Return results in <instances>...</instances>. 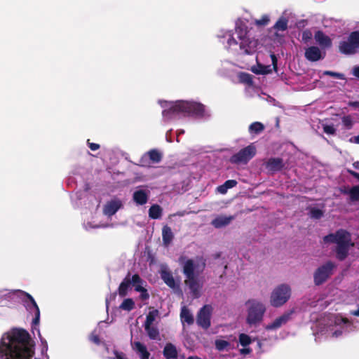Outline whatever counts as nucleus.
<instances>
[{
  "instance_id": "nucleus-1",
  "label": "nucleus",
  "mask_w": 359,
  "mask_h": 359,
  "mask_svg": "<svg viewBox=\"0 0 359 359\" xmlns=\"http://www.w3.org/2000/svg\"><path fill=\"white\" fill-rule=\"evenodd\" d=\"M217 38L224 48L233 55L238 50L245 55H252L259 46L258 40L251 36L247 24L241 20L236 22L233 31L221 29Z\"/></svg>"
},
{
  "instance_id": "nucleus-2",
  "label": "nucleus",
  "mask_w": 359,
  "mask_h": 359,
  "mask_svg": "<svg viewBox=\"0 0 359 359\" xmlns=\"http://www.w3.org/2000/svg\"><path fill=\"white\" fill-rule=\"evenodd\" d=\"M29 336L22 329L13 328L2 335L0 344L1 359H30L33 351Z\"/></svg>"
},
{
  "instance_id": "nucleus-3",
  "label": "nucleus",
  "mask_w": 359,
  "mask_h": 359,
  "mask_svg": "<svg viewBox=\"0 0 359 359\" xmlns=\"http://www.w3.org/2000/svg\"><path fill=\"white\" fill-rule=\"evenodd\" d=\"M158 104L163 109L162 116L165 122L175 120L188 115L203 116L205 107L203 105L190 101L158 100Z\"/></svg>"
},
{
  "instance_id": "nucleus-4",
  "label": "nucleus",
  "mask_w": 359,
  "mask_h": 359,
  "mask_svg": "<svg viewBox=\"0 0 359 359\" xmlns=\"http://www.w3.org/2000/svg\"><path fill=\"white\" fill-rule=\"evenodd\" d=\"M324 242L332 243L337 245V257L341 260L346 257L350 247L353 245L351 243L349 233L344 230H339L334 234L332 233L325 236Z\"/></svg>"
},
{
  "instance_id": "nucleus-5",
  "label": "nucleus",
  "mask_w": 359,
  "mask_h": 359,
  "mask_svg": "<svg viewBox=\"0 0 359 359\" xmlns=\"http://www.w3.org/2000/svg\"><path fill=\"white\" fill-rule=\"evenodd\" d=\"M245 306L248 312L246 322L250 325L259 323L266 311L265 305L259 301L250 299L245 303Z\"/></svg>"
},
{
  "instance_id": "nucleus-6",
  "label": "nucleus",
  "mask_w": 359,
  "mask_h": 359,
  "mask_svg": "<svg viewBox=\"0 0 359 359\" xmlns=\"http://www.w3.org/2000/svg\"><path fill=\"white\" fill-rule=\"evenodd\" d=\"M179 262L182 266L186 278L198 276L203 271L205 265L204 261L200 258L191 259L181 257Z\"/></svg>"
},
{
  "instance_id": "nucleus-7",
  "label": "nucleus",
  "mask_w": 359,
  "mask_h": 359,
  "mask_svg": "<svg viewBox=\"0 0 359 359\" xmlns=\"http://www.w3.org/2000/svg\"><path fill=\"white\" fill-rule=\"evenodd\" d=\"M291 297V287L287 284H280L272 290L269 302L273 307H280L284 305Z\"/></svg>"
},
{
  "instance_id": "nucleus-8",
  "label": "nucleus",
  "mask_w": 359,
  "mask_h": 359,
  "mask_svg": "<svg viewBox=\"0 0 359 359\" xmlns=\"http://www.w3.org/2000/svg\"><path fill=\"white\" fill-rule=\"evenodd\" d=\"M339 50L346 55H352L355 53L359 49V32H352L346 41H341L339 43Z\"/></svg>"
},
{
  "instance_id": "nucleus-9",
  "label": "nucleus",
  "mask_w": 359,
  "mask_h": 359,
  "mask_svg": "<svg viewBox=\"0 0 359 359\" xmlns=\"http://www.w3.org/2000/svg\"><path fill=\"white\" fill-rule=\"evenodd\" d=\"M27 299L25 300V306L27 310L34 315V318L32 320V330L33 332L36 331L38 335L41 337L40 330L39 329V324L40 320V311L34 298L29 294L25 293Z\"/></svg>"
},
{
  "instance_id": "nucleus-10",
  "label": "nucleus",
  "mask_w": 359,
  "mask_h": 359,
  "mask_svg": "<svg viewBox=\"0 0 359 359\" xmlns=\"http://www.w3.org/2000/svg\"><path fill=\"white\" fill-rule=\"evenodd\" d=\"M256 154V148L250 144L233 155L230 161L233 163L246 164Z\"/></svg>"
},
{
  "instance_id": "nucleus-11",
  "label": "nucleus",
  "mask_w": 359,
  "mask_h": 359,
  "mask_svg": "<svg viewBox=\"0 0 359 359\" xmlns=\"http://www.w3.org/2000/svg\"><path fill=\"white\" fill-rule=\"evenodd\" d=\"M334 268V264L331 262H327L318 268L313 276L315 284L320 285L324 283L332 274Z\"/></svg>"
},
{
  "instance_id": "nucleus-12",
  "label": "nucleus",
  "mask_w": 359,
  "mask_h": 359,
  "mask_svg": "<svg viewBox=\"0 0 359 359\" xmlns=\"http://www.w3.org/2000/svg\"><path fill=\"white\" fill-rule=\"evenodd\" d=\"M212 310L210 305H205L201 309L197 316V323L199 326L204 329H208L210 326Z\"/></svg>"
},
{
  "instance_id": "nucleus-13",
  "label": "nucleus",
  "mask_w": 359,
  "mask_h": 359,
  "mask_svg": "<svg viewBox=\"0 0 359 359\" xmlns=\"http://www.w3.org/2000/svg\"><path fill=\"white\" fill-rule=\"evenodd\" d=\"M335 325H329L326 329V334L328 336L338 337L344 331V326L347 323V321L342 318L337 317L334 320Z\"/></svg>"
},
{
  "instance_id": "nucleus-14",
  "label": "nucleus",
  "mask_w": 359,
  "mask_h": 359,
  "mask_svg": "<svg viewBox=\"0 0 359 359\" xmlns=\"http://www.w3.org/2000/svg\"><path fill=\"white\" fill-rule=\"evenodd\" d=\"M185 284L189 287L194 297H198L200 291L203 286V283L198 278V276L187 278L185 279Z\"/></svg>"
},
{
  "instance_id": "nucleus-15",
  "label": "nucleus",
  "mask_w": 359,
  "mask_h": 359,
  "mask_svg": "<svg viewBox=\"0 0 359 359\" xmlns=\"http://www.w3.org/2000/svg\"><path fill=\"white\" fill-rule=\"evenodd\" d=\"M123 201L117 198H114L107 201L104 206L103 212L105 215L111 216L123 207Z\"/></svg>"
},
{
  "instance_id": "nucleus-16",
  "label": "nucleus",
  "mask_w": 359,
  "mask_h": 359,
  "mask_svg": "<svg viewBox=\"0 0 359 359\" xmlns=\"http://www.w3.org/2000/svg\"><path fill=\"white\" fill-rule=\"evenodd\" d=\"M325 53L322 51L317 46H310L305 49L304 56L306 59L311 62H316L325 57Z\"/></svg>"
},
{
  "instance_id": "nucleus-17",
  "label": "nucleus",
  "mask_w": 359,
  "mask_h": 359,
  "mask_svg": "<svg viewBox=\"0 0 359 359\" xmlns=\"http://www.w3.org/2000/svg\"><path fill=\"white\" fill-rule=\"evenodd\" d=\"M239 344L243 346L239 350L241 355L250 354L252 352V349L249 347V345L252 342L251 337L246 334H241L238 337Z\"/></svg>"
},
{
  "instance_id": "nucleus-18",
  "label": "nucleus",
  "mask_w": 359,
  "mask_h": 359,
  "mask_svg": "<svg viewBox=\"0 0 359 359\" xmlns=\"http://www.w3.org/2000/svg\"><path fill=\"white\" fill-rule=\"evenodd\" d=\"M290 313H284L265 326L266 330H276L285 325L290 319Z\"/></svg>"
},
{
  "instance_id": "nucleus-19",
  "label": "nucleus",
  "mask_w": 359,
  "mask_h": 359,
  "mask_svg": "<svg viewBox=\"0 0 359 359\" xmlns=\"http://www.w3.org/2000/svg\"><path fill=\"white\" fill-rule=\"evenodd\" d=\"M149 191L139 189L134 191L133 194V199L134 202L138 205H142L147 203L149 198Z\"/></svg>"
},
{
  "instance_id": "nucleus-20",
  "label": "nucleus",
  "mask_w": 359,
  "mask_h": 359,
  "mask_svg": "<svg viewBox=\"0 0 359 359\" xmlns=\"http://www.w3.org/2000/svg\"><path fill=\"white\" fill-rule=\"evenodd\" d=\"M316 42L322 48H327L332 46L331 39L321 31H317L314 34Z\"/></svg>"
},
{
  "instance_id": "nucleus-21",
  "label": "nucleus",
  "mask_w": 359,
  "mask_h": 359,
  "mask_svg": "<svg viewBox=\"0 0 359 359\" xmlns=\"http://www.w3.org/2000/svg\"><path fill=\"white\" fill-rule=\"evenodd\" d=\"M131 346L141 359H149L150 353L144 344L140 341H134L131 343Z\"/></svg>"
},
{
  "instance_id": "nucleus-22",
  "label": "nucleus",
  "mask_w": 359,
  "mask_h": 359,
  "mask_svg": "<svg viewBox=\"0 0 359 359\" xmlns=\"http://www.w3.org/2000/svg\"><path fill=\"white\" fill-rule=\"evenodd\" d=\"M161 277L163 280L164 283L170 288H177L179 284L176 282L170 271L166 268H163L161 271Z\"/></svg>"
},
{
  "instance_id": "nucleus-23",
  "label": "nucleus",
  "mask_w": 359,
  "mask_h": 359,
  "mask_svg": "<svg viewBox=\"0 0 359 359\" xmlns=\"http://www.w3.org/2000/svg\"><path fill=\"white\" fill-rule=\"evenodd\" d=\"M233 219L232 216L220 215L215 218L211 223L215 228H222L230 224Z\"/></svg>"
},
{
  "instance_id": "nucleus-24",
  "label": "nucleus",
  "mask_w": 359,
  "mask_h": 359,
  "mask_svg": "<svg viewBox=\"0 0 359 359\" xmlns=\"http://www.w3.org/2000/svg\"><path fill=\"white\" fill-rule=\"evenodd\" d=\"M283 162L280 158H270L266 164V168L270 171H278L283 167Z\"/></svg>"
},
{
  "instance_id": "nucleus-25",
  "label": "nucleus",
  "mask_w": 359,
  "mask_h": 359,
  "mask_svg": "<svg viewBox=\"0 0 359 359\" xmlns=\"http://www.w3.org/2000/svg\"><path fill=\"white\" fill-rule=\"evenodd\" d=\"M287 19L284 16H281L275 23L273 28L276 32L285 31L287 29Z\"/></svg>"
},
{
  "instance_id": "nucleus-26",
  "label": "nucleus",
  "mask_w": 359,
  "mask_h": 359,
  "mask_svg": "<svg viewBox=\"0 0 359 359\" xmlns=\"http://www.w3.org/2000/svg\"><path fill=\"white\" fill-rule=\"evenodd\" d=\"M180 317L183 323H187L188 325H191L194 323L192 313L185 306L182 309Z\"/></svg>"
},
{
  "instance_id": "nucleus-27",
  "label": "nucleus",
  "mask_w": 359,
  "mask_h": 359,
  "mask_svg": "<svg viewBox=\"0 0 359 359\" xmlns=\"http://www.w3.org/2000/svg\"><path fill=\"white\" fill-rule=\"evenodd\" d=\"M149 158L153 163H158L161 161V154L156 150H151L142 158V163H144V159Z\"/></svg>"
},
{
  "instance_id": "nucleus-28",
  "label": "nucleus",
  "mask_w": 359,
  "mask_h": 359,
  "mask_svg": "<svg viewBox=\"0 0 359 359\" xmlns=\"http://www.w3.org/2000/svg\"><path fill=\"white\" fill-rule=\"evenodd\" d=\"M163 354L167 359L175 358L177 355L176 347L171 344H166L163 350Z\"/></svg>"
},
{
  "instance_id": "nucleus-29",
  "label": "nucleus",
  "mask_w": 359,
  "mask_h": 359,
  "mask_svg": "<svg viewBox=\"0 0 359 359\" xmlns=\"http://www.w3.org/2000/svg\"><path fill=\"white\" fill-rule=\"evenodd\" d=\"M252 72L257 74H266L272 72V67L270 65L264 66L257 64L251 68Z\"/></svg>"
},
{
  "instance_id": "nucleus-30",
  "label": "nucleus",
  "mask_w": 359,
  "mask_h": 359,
  "mask_svg": "<svg viewBox=\"0 0 359 359\" xmlns=\"http://www.w3.org/2000/svg\"><path fill=\"white\" fill-rule=\"evenodd\" d=\"M131 283V280L128 278L123 280L118 287V294L120 296L124 297L127 294Z\"/></svg>"
},
{
  "instance_id": "nucleus-31",
  "label": "nucleus",
  "mask_w": 359,
  "mask_h": 359,
  "mask_svg": "<svg viewBox=\"0 0 359 359\" xmlns=\"http://www.w3.org/2000/svg\"><path fill=\"white\" fill-rule=\"evenodd\" d=\"M162 215V208L158 205H153L149 210V216L151 219H159Z\"/></svg>"
},
{
  "instance_id": "nucleus-32",
  "label": "nucleus",
  "mask_w": 359,
  "mask_h": 359,
  "mask_svg": "<svg viewBox=\"0 0 359 359\" xmlns=\"http://www.w3.org/2000/svg\"><path fill=\"white\" fill-rule=\"evenodd\" d=\"M238 80L241 83H244L250 88L253 86L252 76L248 73L241 72L238 75Z\"/></svg>"
},
{
  "instance_id": "nucleus-33",
  "label": "nucleus",
  "mask_w": 359,
  "mask_h": 359,
  "mask_svg": "<svg viewBox=\"0 0 359 359\" xmlns=\"http://www.w3.org/2000/svg\"><path fill=\"white\" fill-rule=\"evenodd\" d=\"M162 237H163V241L165 245H168L171 242V241L173 238V234L171 231V229L169 226H165L163 228Z\"/></svg>"
},
{
  "instance_id": "nucleus-34",
  "label": "nucleus",
  "mask_w": 359,
  "mask_h": 359,
  "mask_svg": "<svg viewBox=\"0 0 359 359\" xmlns=\"http://www.w3.org/2000/svg\"><path fill=\"white\" fill-rule=\"evenodd\" d=\"M131 283L137 292H140L144 287L142 286V281L137 274L133 275L131 278Z\"/></svg>"
},
{
  "instance_id": "nucleus-35",
  "label": "nucleus",
  "mask_w": 359,
  "mask_h": 359,
  "mask_svg": "<svg viewBox=\"0 0 359 359\" xmlns=\"http://www.w3.org/2000/svg\"><path fill=\"white\" fill-rule=\"evenodd\" d=\"M158 315V310L153 309L149 312L147 316L144 326L152 325L153 323L156 320Z\"/></svg>"
},
{
  "instance_id": "nucleus-36",
  "label": "nucleus",
  "mask_w": 359,
  "mask_h": 359,
  "mask_svg": "<svg viewBox=\"0 0 359 359\" xmlns=\"http://www.w3.org/2000/svg\"><path fill=\"white\" fill-rule=\"evenodd\" d=\"M264 129V125L260 122H254L249 126V131L251 134H258Z\"/></svg>"
},
{
  "instance_id": "nucleus-37",
  "label": "nucleus",
  "mask_w": 359,
  "mask_h": 359,
  "mask_svg": "<svg viewBox=\"0 0 359 359\" xmlns=\"http://www.w3.org/2000/svg\"><path fill=\"white\" fill-rule=\"evenodd\" d=\"M215 348L219 351L228 350L230 346V343L228 341L220 339L215 340Z\"/></svg>"
},
{
  "instance_id": "nucleus-38",
  "label": "nucleus",
  "mask_w": 359,
  "mask_h": 359,
  "mask_svg": "<svg viewBox=\"0 0 359 359\" xmlns=\"http://www.w3.org/2000/svg\"><path fill=\"white\" fill-rule=\"evenodd\" d=\"M144 328L150 339H156L158 338L159 333L156 327H152L151 325H148L144 326Z\"/></svg>"
},
{
  "instance_id": "nucleus-39",
  "label": "nucleus",
  "mask_w": 359,
  "mask_h": 359,
  "mask_svg": "<svg viewBox=\"0 0 359 359\" xmlns=\"http://www.w3.org/2000/svg\"><path fill=\"white\" fill-rule=\"evenodd\" d=\"M135 302L132 299H126L120 305V308L123 310L130 311L133 309Z\"/></svg>"
},
{
  "instance_id": "nucleus-40",
  "label": "nucleus",
  "mask_w": 359,
  "mask_h": 359,
  "mask_svg": "<svg viewBox=\"0 0 359 359\" xmlns=\"http://www.w3.org/2000/svg\"><path fill=\"white\" fill-rule=\"evenodd\" d=\"M270 21V17L269 15H263L260 19H257L255 20V25L258 26H265Z\"/></svg>"
},
{
  "instance_id": "nucleus-41",
  "label": "nucleus",
  "mask_w": 359,
  "mask_h": 359,
  "mask_svg": "<svg viewBox=\"0 0 359 359\" xmlns=\"http://www.w3.org/2000/svg\"><path fill=\"white\" fill-rule=\"evenodd\" d=\"M349 195L352 201L359 199V186H355L349 190Z\"/></svg>"
},
{
  "instance_id": "nucleus-42",
  "label": "nucleus",
  "mask_w": 359,
  "mask_h": 359,
  "mask_svg": "<svg viewBox=\"0 0 359 359\" xmlns=\"http://www.w3.org/2000/svg\"><path fill=\"white\" fill-rule=\"evenodd\" d=\"M323 131L328 135H334L336 133V128L333 124H323Z\"/></svg>"
},
{
  "instance_id": "nucleus-43",
  "label": "nucleus",
  "mask_w": 359,
  "mask_h": 359,
  "mask_svg": "<svg viewBox=\"0 0 359 359\" xmlns=\"http://www.w3.org/2000/svg\"><path fill=\"white\" fill-rule=\"evenodd\" d=\"M342 123L348 129L351 128L353 126V121L350 116H344L342 118Z\"/></svg>"
},
{
  "instance_id": "nucleus-44",
  "label": "nucleus",
  "mask_w": 359,
  "mask_h": 359,
  "mask_svg": "<svg viewBox=\"0 0 359 359\" xmlns=\"http://www.w3.org/2000/svg\"><path fill=\"white\" fill-rule=\"evenodd\" d=\"M323 75L331 76H333V77H336V78L339 79H345L344 74H340V73H337V72H331V71H325V72H323Z\"/></svg>"
},
{
  "instance_id": "nucleus-45",
  "label": "nucleus",
  "mask_w": 359,
  "mask_h": 359,
  "mask_svg": "<svg viewBox=\"0 0 359 359\" xmlns=\"http://www.w3.org/2000/svg\"><path fill=\"white\" fill-rule=\"evenodd\" d=\"M312 36H313L312 33L309 30H304L302 32V41L305 43L310 41L311 39Z\"/></svg>"
},
{
  "instance_id": "nucleus-46",
  "label": "nucleus",
  "mask_w": 359,
  "mask_h": 359,
  "mask_svg": "<svg viewBox=\"0 0 359 359\" xmlns=\"http://www.w3.org/2000/svg\"><path fill=\"white\" fill-rule=\"evenodd\" d=\"M322 215H323V212L319 209L314 208L310 211V215L313 218H316V219L320 218L322 216Z\"/></svg>"
},
{
  "instance_id": "nucleus-47",
  "label": "nucleus",
  "mask_w": 359,
  "mask_h": 359,
  "mask_svg": "<svg viewBox=\"0 0 359 359\" xmlns=\"http://www.w3.org/2000/svg\"><path fill=\"white\" fill-rule=\"evenodd\" d=\"M224 184L229 189L234 187L237 184V182L233 180H229L224 182Z\"/></svg>"
},
{
  "instance_id": "nucleus-48",
  "label": "nucleus",
  "mask_w": 359,
  "mask_h": 359,
  "mask_svg": "<svg viewBox=\"0 0 359 359\" xmlns=\"http://www.w3.org/2000/svg\"><path fill=\"white\" fill-rule=\"evenodd\" d=\"M228 189L224 184L217 187V191L219 192L220 194H224L226 193Z\"/></svg>"
},
{
  "instance_id": "nucleus-49",
  "label": "nucleus",
  "mask_w": 359,
  "mask_h": 359,
  "mask_svg": "<svg viewBox=\"0 0 359 359\" xmlns=\"http://www.w3.org/2000/svg\"><path fill=\"white\" fill-rule=\"evenodd\" d=\"M88 144L92 151H96L100 148V145L98 144L89 142V140H88Z\"/></svg>"
},
{
  "instance_id": "nucleus-50",
  "label": "nucleus",
  "mask_w": 359,
  "mask_h": 359,
  "mask_svg": "<svg viewBox=\"0 0 359 359\" xmlns=\"http://www.w3.org/2000/svg\"><path fill=\"white\" fill-rule=\"evenodd\" d=\"M271 61H272L273 69L275 71H276V67H277V59H276V57L275 56V55L271 54Z\"/></svg>"
},
{
  "instance_id": "nucleus-51",
  "label": "nucleus",
  "mask_w": 359,
  "mask_h": 359,
  "mask_svg": "<svg viewBox=\"0 0 359 359\" xmlns=\"http://www.w3.org/2000/svg\"><path fill=\"white\" fill-rule=\"evenodd\" d=\"M140 297L142 299H147L149 298V294L145 288L140 292Z\"/></svg>"
},
{
  "instance_id": "nucleus-52",
  "label": "nucleus",
  "mask_w": 359,
  "mask_h": 359,
  "mask_svg": "<svg viewBox=\"0 0 359 359\" xmlns=\"http://www.w3.org/2000/svg\"><path fill=\"white\" fill-rule=\"evenodd\" d=\"M90 339L93 343H95L96 344H100V339L97 335L92 334Z\"/></svg>"
},
{
  "instance_id": "nucleus-53",
  "label": "nucleus",
  "mask_w": 359,
  "mask_h": 359,
  "mask_svg": "<svg viewBox=\"0 0 359 359\" xmlns=\"http://www.w3.org/2000/svg\"><path fill=\"white\" fill-rule=\"evenodd\" d=\"M349 142L351 143L359 144V135L357 136L351 137L349 139Z\"/></svg>"
},
{
  "instance_id": "nucleus-54",
  "label": "nucleus",
  "mask_w": 359,
  "mask_h": 359,
  "mask_svg": "<svg viewBox=\"0 0 359 359\" xmlns=\"http://www.w3.org/2000/svg\"><path fill=\"white\" fill-rule=\"evenodd\" d=\"M114 355V359H126L122 353L115 352Z\"/></svg>"
},
{
  "instance_id": "nucleus-55",
  "label": "nucleus",
  "mask_w": 359,
  "mask_h": 359,
  "mask_svg": "<svg viewBox=\"0 0 359 359\" xmlns=\"http://www.w3.org/2000/svg\"><path fill=\"white\" fill-rule=\"evenodd\" d=\"M353 74L359 79V66L353 69Z\"/></svg>"
},
{
  "instance_id": "nucleus-56",
  "label": "nucleus",
  "mask_w": 359,
  "mask_h": 359,
  "mask_svg": "<svg viewBox=\"0 0 359 359\" xmlns=\"http://www.w3.org/2000/svg\"><path fill=\"white\" fill-rule=\"evenodd\" d=\"M348 172L355 178L358 179L359 180V173L356 172L355 171L348 170Z\"/></svg>"
},
{
  "instance_id": "nucleus-57",
  "label": "nucleus",
  "mask_w": 359,
  "mask_h": 359,
  "mask_svg": "<svg viewBox=\"0 0 359 359\" xmlns=\"http://www.w3.org/2000/svg\"><path fill=\"white\" fill-rule=\"evenodd\" d=\"M104 226H103V225H97V226H91L90 224H85V228H86V229H90V228H94V227H104Z\"/></svg>"
},
{
  "instance_id": "nucleus-58",
  "label": "nucleus",
  "mask_w": 359,
  "mask_h": 359,
  "mask_svg": "<svg viewBox=\"0 0 359 359\" xmlns=\"http://www.w3.org/2000/svg\"><path fill=\"white\" fill-rule=\"evenodd\" d=\"M353 167L355 168V169H358L359 170V161H355L353 163Z\"/></svg>"
},
{
  "instance_id": "nucleus-59",
  "label": "nucleus",
  "mask_w": 359,
  "mask_h": 359,
  "mask_svg": "<svg viewBox=\"0 0 359 359\" xmlns=\"http://www.w3.org/2000/svg\"><path fill=\"white\" fill-rule=\"evenodd\" d=\"M352 314L356 316H359V308L356 311H353Z\"/></svg>"
},
{
  "instance_id": "nucleus-60",
  "label": "nucleus",
  "mask_w": 359,
  "mask_h": 359,
  "mask_svg": "<svg viewBox=\"0 0 359 359\" xmlns=\"http://www.w3.org/2000/svg\"><path fill=\"white\" fill-rule=\"evenodd\" d=\"M350 104L353 106V107H358V102H353V103H351Z\"/></svg>"
},
{
  "instance_id": "nucleus-61",
  "label": "nucleus",
  "mask_w": 359,
  "mask_h": 359,
  "mask_svg": "<svg viewBox=\"0 0 359 359\" xmlns=\"http://www.w3.org/2000/svg\"><path fill=\"white\" fill-rule=\"evenodd\" d=\"M188 359H200L198 357H189Z\"/></svg>"
}]
</instances>
